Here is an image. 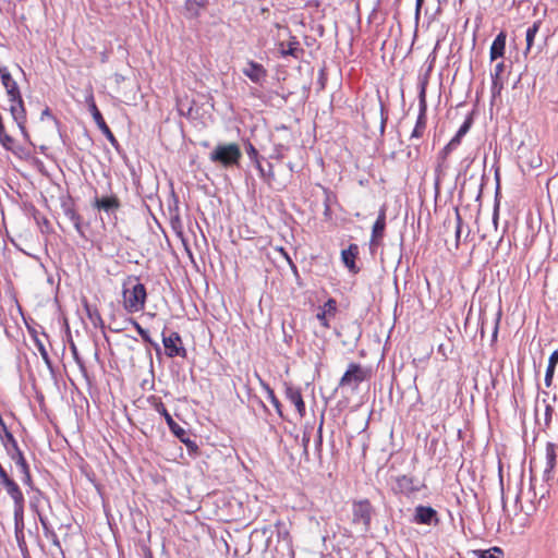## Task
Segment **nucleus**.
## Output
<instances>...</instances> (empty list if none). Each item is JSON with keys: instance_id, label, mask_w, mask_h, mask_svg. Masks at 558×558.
<instances>
[{"instance_id": "1", "label": "nucleus", "mask_w": 558, "mask_h": 558, "mask_svg": "<svg viewBox=\"0 0 558 558\" xmlns=\"http://www.w3.org/2000/svg\"><path fill=\"white\" fill-rule=\"evenodd\" d=\"M0 78L11 102V116L13 120L17 123L20 130L24 133L26 123V111L24 108V101L22 99L19 85L15 82V80H13L9 70L2 65H0Z\"/></svg>"}, {"instance_id": "2", "label": "nucleus", "mask_w": 558, "mask_h": 558, "mask_svg": "<svg viewBox=\"0 0 558 558\" xmlns=\"http://www.w3.org/2000/svg\"><path fill=\"white\" fill-rule=\"evenodd\" d=\"M242 158L240 146L235 143L219 144L209 154V160L225 168L238 166Z\"/></svg>"}, {"instance_id": "3", "label": "nucleus", "mask_w": 558, "mask_h": 558, "mask_svg": "<svg viewBox=\"0 0 558 558\" xmlns=\"http://www.w3.org/2000/svg\"><path fill=\"white\" fill-rule=\"evenodd\" d=\"M146 288L140 281H135L123 291V304L128 313H137L144 310L146 302Z\"/></svg>"}, {"instance_id": "4", "label": "nucleus", "mask_w": 558, "mask_h": 558, "mask_svg": "<svg viewBox=\"0 0 558 558\" xmlns=\"http://www.w3.org/2000/svg\"><path fill=\"white\" fill-rule=\"evenodd\" d=\"M373 513L374 508L369 500L362 499L354 501L352 505V523L361 526V531L366 533L371 529Z\"/></svg>"}, {"instance_id": "5", "label": "nucleus", "mask_w": 558, "mask_h": 558, "mask_svg": "<svg viewBox=\"0 0 558 558\" xmlns=\"http://www.w3.org/2000/svg\"><path fill=\"white\" fill-rule=\"evenodd\" d=\"M367 372L360 364L351 363L340 379V386L356 389L366 379Z\"/></svg>"}, {"instance_id": "6", "label": "nucleus", "mask_w": 558, "mask_h": 558, "mask_svg": "<svg viewBox=\"0 0 558 558\" xmlns=\"http://www.w3.org/2000/svg\"><path fill=\"white\" fill-rule=\"evenodd\" d=\"M162 343L168 357L186 356V350L183 347L181 336L178 332L173 331L168 336L163 333Z\"/></svg>"}, {"instance_id": "7", "label": "nucleus", "mask_w": 558, "mask_h": 558, "mask_svg": "<svg viewBox=\"0 0 558 558\" xmlns=\"http://www.w3.org/2000/svg\"><path fill=\"white\" fill-rule=\"evenodd\" d=\"M426 82L422 84L421 92H420V113L415 123V126L411 133V138H421L425 132L426 129Z\"/></svg>"}, {"instance_id": "8", "label": "nucleus", "mask_w": 558, "mask_h": 558, "mask_svg": "<svg viewBox=\"0 0 558 558\" xmlns=\"http://www.w3.org/2000/svg\"><path fill=\"white\" fill-rule=\"evenodd\" d=\"M242 72L255 84H262L267 77V70L264 65L252 60L247 61Z\"/></svg>"}, {"instance_id": "9", "label": "nucleus", "mask_w": 558, "mask_h": 558, "mask_svg": "<svg viewBox=\"0 0 558 558\" xmlns=\"http://www.w3.org/2000/svg\"><path fill=\"white\" fill-rule=\"evenodd\" d=\"M7 494L13 499L14 508L24 507V496L19 485L9 475L0 480Z\"/></svg>"}, {"instance_id": "10", "label": "nucleus", "mask_w": 558, "mask_h": 558, "mask_svg": "<svg viewBox=\"0 0 558 558\" xmlns=\"http://www.w3.org/2000/svg\"><path fill=\"white\" fill-rule=\"evenodd\" d=\"M414 522L418 524H437V511L432 507L417 506L414 513Z\"/></svg>"}, {"instance_id": "11", "label": "nucleus", "mask_w": 558, "mask_h": 558, "mask_svg": "<svg viewBox=\"0 0 558 558\" xmlns=\"http://www.w3.org/2000/svg\"><path fill=\"white\" fill-rule=\"evenodd\" d=\"M278 51L282 57L291 56L295 59H299L304 52L295 36H290V40L288 43L280 41L278 44Z\"/></svg>"}, {"instance_id": "12", "label": "nucleus", "mask_w": 558, "mask_h": 558, "mask_svg": "<svg viewBox=\"0 0 558 558\" xmlns=\"http://www.w3.org/2000/svg\"><path fill=\"white\" fill-rule=\"evenodd\" d=\"M385 228H386V209H385V207H381L378 213V217H377V219L373 226V229H372V239H371L372 246L379 245V243L384 236Z\"/></svg>"}, {"instance_id": "13", "label": "nucleus", "mask_w": 558, "mask_h": 558, "mask_svg": "<svg viewBox=\"0 0 558 558\" xmlns=\"http://www.w3.org/2000/svg\"><path fill=\"white\" fill-rule=\"evenodd\" d=\"M4 436H5L4 447L8 451V454L15 462L16 466L20 468V463H21L20 459L25 460L24 454L21 451V449L17 445V441L14 438V436L12 435V433H10L9 430L5 429Z\"/></svg>"}, {"instance_id": "14", "label": "nucleus", "mask_w": 558, "mask_h": 558, "mask_svg": "<svg viewBox=\"0 0 558 558\" xmlns=\"http://www.w3.org/2000/svg\"><path fill=\"white\" fill-rule=\"evenodd\" d=\"M156 410L159 412L166 420L167 425L169 426L170 430L177 438H182L186 436V430L180 426L178 423L174 422L170 413L167 411L166 407L162 402H159L156 404Z\"/></svg>"}, {"instance_id": "15", "label": "nucleus", "mask_w": 558, "mask_h": 558, "mask_svg": "<svg viewBox=\"0 0 558 558\" xmlns=\"http://www.w3.org/2000/svg\"><path fill=\"white\" fill-rule=\"evenodd\" d=\"M286 398L293 404L301 417L305 415V403L299 388L289 386L286 388Z\"/></svg>"}, {"instance_id": "16", "label": "nucleus", "mask_w": 558, "mask_h": 558, "mask_svg": "<svg viewBox=\"0 0 558 558\" xmlns=\"http://www.w3.org/2000/svg\"><path fill=\"white\" fill-rule=\"evenodd\" d=\"M121 204L116 195L104 196L101 198H95L94 207L98 210H102L107 214L116 213L120 208Z\"/></svg>"}, {"instance_id": "17", "label": "nucleus", "mask_w": 558, "mask_h": 558, "mask_svg": "<svg viewBox=\"0 0 558 558\" xmlns=\"http://www.w3.org/2000/svg\"><path fill=\"white\" fill-rule=\"evenodd\" d=\"M392 489L396 494H401L405 496H409L417 490V488L414 486L412 477L407 475L398 476L396 478L395 485L392 486Z\"/></svg>"}, {"instance_id": "18", "label": "nucleus", "mask_w": 558, "mask_h": 558, "mask_svg": "<svg viewBox=\"0 0 558 558\" xmlns=\"http://www.w3.org/2000/svg\"><path fill=\"white\" fill-rule=\"evenodd\" d=\"M337 312V302L333 299H328L327 302L319 308L317 319L325 328H329L328 316H335Z\"/></svg>"}, {"instance_id": "19", "label": "nucleus", "mask_w": 558, "mask_h": 558, "mask_svg": "<svg viewBox=\"0 0 558 558\" xmlns=\"http://www.w3.org/2000/svg\"><path fill=\"white\" fill-rule=\"evenodd\" d=\"M506 49V34L504 32H500L496 38L494 39L492 46H490V60L494 61L498 58H501L505 53Z\"/></svg>"}, {"instance_id": "20", "label": "nucleus", "mask_w": 558, "mask_h": 558, "mask_svg": "<svg viewBox=\"0 0 558 558\" xmlns=\"http://www.w3.org/2000/svg\"><path fill=\"white\" fill-rule=\"evenodd\" d=\"M208 0H186L184 4L185 15L189 19H196L201 14V10L205 8Z\"/></svg>"}, {"instance_id": "21", "label": "nucleus", "mask_w": 558, "mask_h": 558, "mask_svg": "<svg viewBox=\"0 0 558 558\" xmlns=\"http://www.w3.org/2000/svg\"><path fill=\"white\" fill-rule=\"evenodd\" d=\"M92 117H93L95 123L97 124V126L99 128V130L110 141V143L116 144L117 140H116L113 133L111 132V130L109 129V126L107 125V123L105 122L100 111L98 109H93Z\"/></svg>"}, {"instance_id": "22", "label": "nucleus", "mask_w": 558, "mask_h": 558, "mask_svg": "<svg viewBox=\"0 0 558 558\" xmlns=\"http://www.w3.org/2000/svg\"><path fill=\"white\" fill-rule=\"evenodd\" d=\"M359 254V246L356 244H350L347 250L341 252V258L343 264L353 269L355 267V258Z\"/></svg>"}, {"instance_id": "23", "label": "nucleus", "mask_w": 558, "mask_h": 558, "mask_svg": "<svg viewBox=\"0 0 558 558\" xmlns=\"http://www.w3.org/2000/svg\"><path fill=\"white\" fill-rule=\"evenodd\" d=\"M36 514H37L38 520H39V522H40V524L43 526L45 536L47 538L51 539V542L54 545L60 546V542H59L58 535L53 531V529H52L51 524L49 523L48 519L41 512H37Z\"/></svg>"}, {"instance_id": "24", "label": "nucleus", "mask_w": 558, "mask_h": 558, "mask_svg": "<svg viewBox=\"0 0 558 558\" xmlns=\"http://www.w3.org/2000/svg\"><path fill=\"white\" fill-rule=\"evenodd\" d=\"M557 364H558V350H555L548 359V365H547V369H546V374H545L544 381H545V386L547 388L550 387L553 384V378H554V374H555Z\"/></svg>"}, {"instance_id": "25", "label": "nucleus", "mask_w": 558, "mask_h": 558, "mask_svg": "<svg viewBox=\"0 0 558 558\" xmlns=\"http://www.w3.org/2000/svg\"><path fill=\"white\" fill-rule=\"evenodd\" d=\"M256 169L259 172L260 178L270 185L272 181L275 180V172L271 163L267 165V169L262 165V161H259L257 165H255Z\"/></svg>"}, {"instance_id": "26", "label": "nucleus", "mask_w": 558, "mask_h": 558, "mask_svg": "<svg viewBox=\"0 0 558 558\" xmlns=\"http://www.w3.org/2000/svg\"><path fill=\"white\" fill-rule=\"evenodd\" d=\"M539 27H541V21H535L533 23V25H531L526 29V36H525L526 49H525V52H529L531 50V48L533 46V43H534V38H535L536 34L538 33Z\"/></svg>"}, {"instance_id": "27", "label": "nucleus", "mask_w": 558, "mask_h": 558, "mask_svg": "<svg viewBox=\"0 0 558 558\" xmlns=\"http://www.w3.org/2000/svg\"><path fill=\"white\" fill-rule=\"evenodd\" d=\"M14 525L16 538H19V534L22 535L24 529V507L14 508Z\"/></svg>"}, {"instance_id": "28", "label": "nucleus", "mask_w": 558, "mask_h": 558, "mask_svg": "<svg viewBox=\"0 0 558 558\" xmlns=\"http://www.w3.org/2000/svg\"><path fill=\"white\" fill-rule=\"evenodd\" d=\"M546 460L547 470H553L556 463V448L551 442H548L546 446Z\"/></svg>"}, {"instance_id": "29", "label": "nucleus", "mask_w": 558, "mask_h": 558, "mask_svg": "<svg viewBox=\"0 0 558 558\" xmlns=\"http://www.w3.org/2000/svg\"><path fill=\"white\" fill-rule=\"evenodd\" d=\"M43 500H45L44 495L40 490L36 489L29 500V506L35 513L40 512V505Z\"/></svg>"}, {"instance_id": "30", "label": "nucleus", "mask_w": 558, "mask_h": 558, "mask_svg": "<svg viewBox=\"0 0 558 558\" xmlns=\"http://www.w3.org/2000/svg\"><path fill=\"white\" fill-rule=\"evenodd\" d=\"M20 471L21 473L23 474V483L27 486H31L32 485V475H31V472H29V466H28V463L26 462V460H22L20 459Z\"/></svg>"}, {"instance_id": "31", "label": "nucleus", "mask_w": 558, "mask_h": 558, "mask_svg": "<svg viewBox=\"0 0 558 558\" xmlns=\"http://www.w3.org/2000/svg\"><path fill=\"white\" fill-rule=\"evenodd\" d=\"M478 558H500L502 555V551L498 547H494L489 550H480L478 551Z\"/></svg>"}, {"instance_id": "32", "label": "nucleus", "mask_w": 558, "mask_h": 558, "mask_svg": "<svg viewBox=\"0 0 558 558\" xmlns=\"http://www.w3.org/2000/svg\"><path fill=\"white\" fill-rule=\"evenodd\" d=\"M246 154L251 161L254 162V165H257L260 161V157L258 155L257 149L251 143L246 145Z\"/></svg>"}, {"instance_id": "33", "label": "nucleus", "mask_w": 558, "mask_h": 558, "mask_svg": "<svg viewBox=\"0 0 558 558\" xmlns=\"http://www.w3.org/2000/svg\"><path fill=\"white\" fill-rule=\"evenodd\" d=\"M179 439L186 446L189 452H191V453L197 452L198 447H197L196 442L193 441L192 439H190L187 434H186V436L179 438Z\"/></svg>"}, {"instance_id": "34", "label": "nucleus", "mask_w": 558, "mask_h": 558, "mask_svg": "<svg viewBox=\"0 0 558 558\" xmlns=\"http://www.w3.org/2000/svg\"><path fill=\"white\" fill-rule=\"evenodd\" d=\"M133 326L135 327L136 331L138 332V335L142 337V339L145 341V342H149L151 343V340H150V337L148 335V331L145 330L137 322L133 320L132 322Z\"/></svg>"}, {"instance_id": "35", "label": "nucleus", "mask_w": 558, "mask_h": 558, "mask_svg": "<svg viewBox=\"0 0 558 558\" xmlns=\"http://www.w3.org/2000/svg\"><path fill=\"white\" fill-rule=\"evenodd\" d=\"M286 150H287V148L282 145L275 146V148L269 157L271 159H282L284 157Z\"/></svg>"}, {"instance_id": "36", "label": "nucleus", "mask_w": 558, "mask_h": 558, "mask_svg": "<svg viewBox=\"0 0 558 558\" xmlns=\"http://www.w3.org/2000/svg\"><path fill=\"white\" fill-rule=\"evenodd\" d=\"M553 413H554L553 407L550 404H547L545 408V414H544V422H545L546 427H549V425L551 423Z\"/></svg>"}, {"instance_id": "37", "label": "nucleus", "mask_w": 558, "mask_h": 558, "mask_svg": "<svg viewBox=\"0 0 558 558\" xmlns=\"http://www.w3.org/2000/svg\"><path fill=\"white\" fill-rule=\"evenodd\" d=\"M502 86H504V83H502L501 78H493V83H492L493 95L495 96L497 94H500Z\"/></svg>"}, {"instance_id": "38", "label": "nucleus", "mask_w": 558, "mask_h": 558, "mask_svg": "<svg viewBox=\"0 0 558 558\" xmlns=\"http://www.w3.org/2000/svg\"><path fill=\"white\" fill-rule=\"evenodd\" d=\"M0 142H1V144L3 145V147H5L7 149H9V148L11 147V145L13 144V142H14V141H13V138H12L10 135H8V134L5 133V130H4V131H3V133H2V134H0Z\"/></svg>"}, {"instance_id": "39", "label": "nucleus", "mask_w": 558, "mask_h": 558, "mask_svg": "<svg viewBox=\"0 0 558 558\" xmlns=\"http://www.w3.org/2000/svg\"><path fill=\"white\" fill-rule=\"evenodd\" d=\"M38 350H39L40 355H41L43 360L45 361V363L48 365V367H51V361H50L49 354L43 343H38Z\"/></svg>"}, {"instance_id": "40", "label": "nucleus", "mask_w": 558, "mask_h": 558, "mask_svg": "<svg viewBox=\"0 0 558 558\" xmlns=\"http://www.w3.org/2000/svg\"><path fill=\"white\" fill-rule=\"evenodd\" d=\"M505 70L504 62H499L495 65L494 73L492 74V78H501V73Z\"/></svg>"}, {"instance_id": "41", "label": "nucleus", "mask_w": 558, "mask_h": 558, "mask_svg": "<svg viewBox=\"0 0 558 558\" xmlns=\"http://www.w3.org/2000/svg\"><path fill=\"white\" fill-rule=\"evenodd\" d=\"M280 253L283 255L284 259L289 263L292 271L296 275L298 268H296L295 264L292 262L291 257L288 255V253L282 247L280 248Z\"/></svg>"}, {"instance_id": "42", "label": "nucleus", "mask_w": 558, "mask_h": 558, "mask_svg": "<svg viewBox=\"0 0 558 558\" xmlns=\"http://www.w3.org/2000/svg\"><path fill=\"white\" fill-rule=\"evenodd\" d=\"M86 104L88 106L90 114H93V109H98L94 99V95L92 93L86 97Z\"/></svg>"}, {"instance_id": "43", "label": "nucleus", "mask_w": 558, "mask_h": 558, "mask_svg": "<svg viewBox=\"0 0 558 558\" xmlns=\"http://www.w3.org/2000/svg\"><path fill=\"white\" fill-rule=\"evenodd\" d=\"M456 217H457L456 239H457V242H458L460 240V235H461V222H462L460 214H459L458 210L456 213Z\"/></svg>"}, {"instance_id": "44", "label": "nucleus", "mask_w": 558, "mask_h": 558, "mask_svg": "<svg viewBox=\"0 0 558 558\" xmlns=\"http://www.w3.org/2000/svg\"><path fill=\"white\" fill-rule=\"evenodd\" d=\"M470 126H471V122L469 120L464 121L463 124L458 130L459 135L464 136L469 132Z\"/></svg>"}, {"instance_id": "45", "label": "nucleus", "mask_w": 558, "mask_h": 558, "mask_svg": "<svg viewBox=\"0 0 558 558\" xmlns=\"http://www.w3.org/2000/svg\"><path fill=\"white\" fill-rule=\"evenodd\" d=\"M457 147L452 146L451 143L449 142L441 151L442 158H446Z\"/></svg>"}, {"instance_id": "46", "label": "nucleus", "mask_w": 558, "mask_h": 558, "mask_svg": "<svg viewBox=\"0 0 558 558\" xmlns=\"http://www.w3.org/2000/svg\"><path fill=\"white\" fill-rule=\"evenodd\" d=\"M322 444H323V423H320L318 430H317L316 446L322 447Z\"/></svg>"}, {"instance_id": "47", "label": "nucleus", "mask_w": 558, "mask_h": 558, "mask_svg": "<svg viewBox=\"0 0 558 558\" xmlns=\"http://www.w3.org/2000/svg\"><path fill=\"white\" fill-rule=\"evenodd\" d=\"M462 137L463 136L459 135V132H457V134L450 141L451 145L458 147V145L460 144Z\"/></svg>"}, {"instance_id": "48", "label": "nucleus", "mask_w": 558, "mask_h": 558, "mask_svg": "<svg viewBox=\"0 0 558 558\" xmlns=\"http://www.w3.org/2000/svg\"><path fill=\"white\" fill-rule=\"evenodd\" d=\"M268 392H269V397H270V400H271V402L274 403V405H275L276 408H279L280 403H279L278 399L275 397L274 391H272L271 389H269V388H268Z\"/></svg>"}, {"instance_id": "49", "label": "nucleus", "mask_w": 558, "mask_h": 558, "mask_svg": "<svg viewBox=\"0 0 558 558\" xmlns=\"http://www.w3.org/2000/svg\"><path fill=\"white\" fill-rule=\"evenodd\" d=\"M308 442H310V435L304 434L303 438H302V444H303V448H304L305 452L307 451Z\"/></svg>"}, {"instance_id": "50", "label": "nucleus", "mask_w": 558, "mask_h": 558, "mask_svg": "<svg viewBox=\"0 0 558 558\" xmlns=\"http://www.w3.org/2000/svg\"><path fill=\"white\" fill-rule=\"evenodd\" d=\"M72 352H73V356H74L75 361H76L81 366H83V363H82V361H81V360H80V357H78L77 350H76V348H75L74 345H72Z\"/></svg>"}, {"instance_id": "51", "label": "nucleus", "mask_w": 558, "mask_h": 558, "mask_svg": "<svg viewBox=\"0 0 558 558\" xmlns=\"http://www.w3.org/2000/svg\"><path fill=\"white\" fill-rule=\"evenodd\" d=\"M183 245H184V248H185V252L187 254V256L193 260V253L191 251V248L189 247L187 243L183 240Z\"/></svg>"}, {"instance_id": "52", "label": "nucleus", "mask_w": 558, "mask_h": 558, "mask_svg": "<svg viewBox=\"0 0 558 558\" xmlns=\"http://www.w3.org/2000/svg\"><path fill=\"white\" fill-rule=\"evenodd\" d=\"M499 318H500V314H498V317H497L496 323H495L494 332H493L494 339L497 338Z\"/></svg>"}, {"instance_id": "53", "label": "nucleus", "mask_w": 558, "mask_h": 558, "mask_svg": "<svg viewBox=\"0 0 558 558\" xmlns=\"http://www.w3.org/2000/svg\"><path fill=\"white\" fill-rule=\"evenodd\" d=\"M46 117H52L49 108H46V109L41 112V117H40V118H41V120H44Z\"/></svg>"}, {"instance_id": "54", "label": "nucleus", "mask_w": 558, "mask_h": 558, "mask_svg": "<svg viewBox=\"0 0 558 558\" xmlns=\"http://www.w3.org/2000/svg\"><path fill=\"white\" fill-rule=\"evenodd\" d=\"M5 475H8V474H7L5 470L2 468V465L0 464V480L5 477Z\"/></svg>"}, {"instance_id": "55", "label": "nucleus", "mask_w": 558, "mask_h": 558, "mask_svg": "<svg viewBox=\"0 0 558 558\" xmlns=\"http://www.w3.org/2000/svg\"><path fill=\"white\" fill-rule=\"evenodd\" d=\"M424 0H416V11H418L423 4Z\"/></svg>"}, {"instance_id": "56", "label": "nucleus", "mask_w": 558, "mask_h": 558, "mask_svg": "<svg viewBox=\"0 0 558 558\" xmlns=\"http://www.w3.org/2000/svg\"><path fill=\"white\" fill-rule=\"evenodd\" d=\"M23 538H24V535H23V534H22V535H21V534H19V538H16V539H17V542L21 544V543L23 542Z\"/></svg>"}, {"instance_id": "57", "label": "nucleus", "mask_w": 558, "mask_h": 558, "mask_svg": "<svg viewBox=\"0 0 558 558\" xmlns=\"http://www.w3.org/2000/svg\"><path fill=\"white\" fill-rule=\"evenodd\" d=\"M289 169L292 171L293 170V165L292 163H289L288 165Z\"/></svg>"}, {"instance_id": "58", "label": "nucleus", "mask_w": 558, "mask_h": 558, "mask_svg": "<svg viewBox=\"0 0 558 558\" xmlns=\"http://www.w3.org/2000/svg\"><path fill=\"white\" fill-rule=\"evenodd\" d=\"M150 558H153V557H150Z\"/></svg>"}]
</instances>
